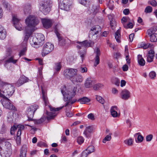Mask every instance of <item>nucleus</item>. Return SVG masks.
<instances>
[{
  "instance_id": "nucleus-46",
  "label": "nucleus",
  "mask_w": 157,
  "mask_h": 157,
  "mask_svg": "<svg viewBox=\"0 0 157 157\" xmlns=\"http://www.w3.org/2000/svg\"><path fill=\"white\" fill-rule=\"evenodd\" d=\"M40 40L41 42L40 41V46H42L41 44L43 45L45 42V37L42 34H40Z\"/></svg>"
},
{
  "instance_id": "nucleus-62",
  "label": "nucleus",
  "mask_w": 157,
  "mask_h": 157,
  "mask_svg": "<svg viewBox=\"0 0 157 157\" xmlns=\"http://www.w3.org/2000/svg\"><path fill=\"white\" fill-rule=\"evenodd\" d=\"M88 154H88V152L85 150L82 152L81 157H87Z\"/></svg>"
},
{
  "instance_id": "nucleus-45",
  "label": "nucleus",
  "mask_w": 157,
  "mask_h": 157,
  "mask_svg": "<svg viewBox=\"0 0 157 157\" xmlns=\"http://www.w3.org/2000/svg\"><path fill=\"white\" fill-rule=\"evenodd\" d=\"M103 86V85L101 84H98L94 85L93 87V89L94 90H98L101 88Z\"/></svg>"
},
{
  "instance_id": "nucleus-38",
  "label": "nucleus",
  "mask_w": 157,
  "mask_h": 157,
  "mask_svg": "<svg viewBox=\"0 0 157 157\" xmlns=\"http://www.w3.org/2000/svg\"><path fill=\"white\" fill-rule=\"evenodd\" d=\"M6 60L7 61V62L9 63H12L13 64L16 63L17 61V60L14 59V57L13 56H12L10 58H9Z\"/></svg>"
},
{
  "instance_id": "nucleus-44",
  "label": "nucleus",
  "mask_w": 157,
  "mask_h": 157,
  "mask_svg": "<svg viewBox=\"0 0 157 157\" xmlns=\"http://www.w3.org/2000/svg\"><path fill=\"white\" fill-rule=\"evenodd\" d=\"M123 26L124 28L127 29L128 28L132 29L133 27V25L132 23L129 22L127 24H123Z\"/></svg>"
},
{
  "instance_id": "nucleus-16",
  "label": "nucleus",
  "mask_w": 157,
  "mask_h": 157,
  "mask_svg": "<svg viewBox=\"0 0 157 157\" xmlns=\"http://www.w3.org/2000/svg\"><path fill=\"white\" fill-rule=\"evenodd\" d=\"M29 79L25 76L23 75L20 77L19 79L15 83V86L19 87L24 83L28 82Z\"/></svg>"
},
{
  "instance_id": "nucleus-34",
  "label": "nucleus",
  "mask_w": 157,
  "mask_h": 157,
  "mask_svg": "<svg viewBox=\"0 0 157 157\" xmlns=\"http://www.w3.org/2000/svg\"><path fill=\"white\" fill-rule=\"evenodd\" d=\"M149 35L150 36V40L151 42L157 41V34H153Z\"/></svg>"
},
{
  "instance_id": "nucleus-58",
  "label": "nucleus",
  "mask_w": 157,
  "mask_h": 157,
  "mask_svg": "<svg viewBox=\"0 0 157 157\" xmlns=\"http://www.w3.org/2000/svg\"><path fill=\"white\" fill-rule=\"evenodd\" d=\"M148 2L153 6H155L157 5V2L155 0H151L149 1Z\"/></svg>"
},
{
  "instance_id": "nucleus-49",
  "label": "nucleus",
  "mask_w": 157,
  "mask_h": 157,
  "mask_svg": "<svg viewBox=\"0 0 157 157\" xmlns=\"http://www.w3.org/2000/svg\"><path fill=\"white\" fill-rule=\"evenodd\" d=\"M77 141L79 144H81L83 143L84 139L82 136H79L77 138Z\"/></svg>"
},
{
  "instance_id": "nucleus-42",
  "label": "nucleus",
  "mask_w": 157,
  "mask_h": 157,
  "mask_svg": "<svg viewBox=\"0 0 157 157\" xmlns=\"http://www.w3.org/2000/svg\"><path fill=\"white\" fill-rule=\"evenodd\" d=\"M13 21L14 25L15 24L20 23L19 22L20 20L17 18L16 16H14L13 17Z\"/></svg>"
},
{
  "instance_id": "nucleus-18",
  "label": "nucleus",
  "mask_w": 157,
  "mask_h": 157,
  "mask_svg": "<svg viewBox=\"0 0 157 157\" xmlns=\"http://www.w3.org/2000/svg\"><path fill=\"white\" fill-rule=\"evenodd\" d=\"M77 43H78L80 45L77 46V47L78 49H80L82 47H89L92 46V43L88 41L87 40H85L82 42H78Z\"/></svg>"
},
{
  "instance_id": "nucleus-7",
  "label": "nucleus",
  "mask_w": 157,
  "mask_h": 157,
  "mask_svg": "<svg viewBox=\"0 0 157 157\" xmlns=\"http://www.w3.org/2000/svg\"><path fill=\"white\" fill-rule=\"evenodd\" d=\"M78 72V70L76 69L68 68L65 69L63 72L64 76L67 78L71 79L74 75H76Z\"/></svg>"
},
{
  "instance_id": "nucleus-36",
  "label": "nucleus",
  "mask_w": 157,
  "mask_h": 157,
  "mask_svg": "<svg viewBox=\"0 0 157 157\" xmlns=\"http://www.w3.org/2000/svg\"><path fill=\"white\" fill-rule=\"evenodd\" d=\"M88 153V154H90L91 153L94 152L95 150L94 147L93 145H90L85 150Z\"/></svg>"
},
{
  "instance_id": "nucleus-19",
  "label": "nucleus",
  "mask_w": 157,
  "mask_h": 157,
  "mask_svg": "<svg viewBox=\"0 0 157 157\" xmlns=\"http://www.w3.org/2000/svg\"><path fill=\"white\" fill-rule=\"evenodd\" d=\"M101 30V27L99 25L94 26L92 27L91 29L90 32L92 35H94L97 34Z\"/></svg>"
},
{
  "instance_id": "nucleus-12",
  "label": "nucleus",
  "mask_w": 157,
  "mask_h": 157,
  "mask_svg": "<svg viewBox=\"0 0 157 157\" xmlns=\"http://www.w3.org/2000/svg\"><path fill=\"white\" fill-rule=\"evenodd\" d=\"M46 114L47 116L46 117H43L40 119V123L43 122L46 120V118L47 120L49 121L51 119H53L54 117L56 116V114H55V113H53L52 112H48L46 111Z\"/></svg>"
},
{
  "instance_id": "nucleus-33",
  "label": "nucleus",
  "mask_w": 157,
  "mask_h": 157,
  "mask_svg": "<svg viewBox=\"0 0 157 157\" xmlns=\"http://www.w3.org/2000/svg\"><path fill=\"white\" fill-rule=\"evenodd\" d=\"M30 111L31 110L28 109L27 111V116L28 118V120L29 121H31L32 120L34 114L33 112L31 111Z\"/></svg>"
},
{
  "instance_id": "nucleus-29",
  "label": "nucleus",
  "mask_w": 157,
  "mask_h": 157,
  "mask_svg": "<svg viewBox=\"0 0 157 157\" xmlns=\"http://www.w3.org/2000/svg\"><path fill=\"white\" fill-rule=\"evenodd\" d=\"M121 32L120 30L119 29L115 33V37L116 41L118 43L121 42Z\"/></svg>"
},
{
  "instance_id": "nucleus-6",
  "label": "nucleus",
  "mask_w": 157,
  "mask_h": 157,
  "mask_svg": "<svg viewBox=\"0 0 157 157\" xmlns=\"http://www.w3.org/2000/svg\"><path fill=\"white\" fill-rule=\"evenodd\" d=\"M36 17L33 16H29L26 20L25 22L27 25L26 27L30 28L35 29V26L38 24Z\"/></svg>"
},
{
  "instance_id": "nucleus-57",
  "label": "nucleus",
  "mask_w": 157,
  "mask_h": 157,
  "mask_svg": "<svg viewBox=\"0 0 157 157\" xmlns=\"http://www.w3.org/2000/svg\"><path fill=\"white\" fill-rule=\"evenodd\" d=\"M90 2V0H80V3L81 4L84 5L88 4Z\"/></svg>"
},
{
  "instance_id": "nucleus-54",
  "label": "nucleus",
  "mask_w": 157,
  "mask_h": 157,
  "mask_svg": "<svg viewBox=\"0 0 157 157\" xmlns=\"http://www.w3.org/2000/svg\"><path fill=\"white\" fill-rule=\"evenodd\" d=\"M26 50L27 48L26 47H25L19 53L20 56L24 55Z\"/></svg>"
},
{
  "instance_id": "nucleus-26",
  "label": "nucleus",
  "mask_w": 157,
  "mask_h": 157,
  "mask_svg": "<svg viewBox=\"0 0 157 157\" xmlns=\"http://www.w3.org/2000/svg\"><path fill=\"white\" fill-rule=\"evenodd\" d=\"M27 151V149L26 146L23 145L21 149L20 157H26Z\"/></svg>"
},
{
  "instance_id": "nucleus-30",
  "label": "nucleus",
  "mask_w": 157,
  "mask_h": 157,
  "mask_svg": "<svg viewBox=\"0 0 157 157\" xmlns=\"http://www.w3.org/2000/svg\"><path fill=\"white\" fill-rule=\"evenodd\" d=\"M157 30V26L155 25L148 29L147 33L148 35H151L153 34H155V33Z\"/></svg>"
},
{
  "instance_id": "nucleus-55",
  "label": "nucleus",
  "mask_w": 157,
  "mask_h": 157,
  "mask_svg": "<svg viewBox=\"0 0 157 157\" xmlns=\"http://www.w3.org/2000/svg\"><path fill=\"white\" fill-rule=\"evenodd\" d=\"M124 142L126 144L128 145V146L132 145V144L133 141L131 138L127 140H125Z\"/></svg>"
},
{
  "instance_id": "nucleus-23",
  "label": "nucleus",
  "mask_w": 157,
  "mask_h": 157,
  "mask_svg": "<svg viewBox=\"0 0 157 157\" xmlns=\"http://www.w3.org/2000/svg\"><path fill=\"white\" fill-rule=\"evenodd\" d=\"M134 137L136 138L135 140L137 143H140L142 142L144 140V137L139 132L136 133L134 135Z\"/></svg>"
},
{
  "instance_id": "nucleus-31",
  "label": "nucleus",
  "mask_w": 157,
  "mask_h": 157,
  "mask_svg": "<svg viewBox=\"0 0 157 157\" xmlns=\"http://www.w3.org/2000/svg\"><path fill=\"white\" fill-rule=\"evenodd\" d=\"M14 113L12 112H9L7 115V121L10 123L13 122V121Z\"/></svg>"
},
{
  "instance_id": "nucleus-56",
  "label": "nucleus",
  "mask_w": 157,
  "mask_h": 157,
  "mask_svg": "<svg viewBox=\"0 0 157 157\" xmlns=\"http://www.w3.org/2000/svg\"><path fill=\"white\" fill-rule=\"evenodd\" d=\"M142 44L143 45H141V47L143 48L144 49H146L149 47H151L152 45L150 44H144L143 43H142Z\"/></svg>"
},
{
  "instance_id": "nucleus-39",
  "label": "nucleus",
  "mask_w": 157,
  "mask_h": 157,
  "mask_svg": "<svg viewBox=\"0 0 157 157\" xmlns=\"http://www.w3.org/2000/svg\"><path fill=\"white\" fill-rule=\"evenodd\" d=\"M112 134V133H110L109 135H107L103 140V143H105L106 141H110L111 139V135Z\"/></svg>"
},
{
  "instance_id": "nucleus-13",
  "label": "nucleus",
  "mask_w": 157,
  "mask_h": 157,
  "mask_svg": "<svg viewBox=\"0 0 157 157\" xmlns=\"http://www.w3.org/2000/svg\"><path fill=\"white\" fill-rule=\"evenodd\" d=\"M41 20L43 27L44 28L48 29L52 26V22L51 20L44 18H41Z\"/></svg>"
},
{
  "instance_id": "nucleus-1",
  "label": "nucleus",
  "mask_w": 157,
  "mask_h": 157,
  "mask_svg": "<svg viewBox=\"0 0 157 157\" xmlns=\"http://www.w3.org/2000/svg\"><path fill=\"white\" fill-rule=\"evenodd\" d=\"M40 66L41 65H43V64L42 63V59H40ZM42 69V68L40 66V69ZM41 75L42 73H41L40 71V80L41 79V87L42 90V98L44 102V104L45 106H47V105H48V106L50 109V110L51 111L55 112L59 111L61 109L64 107V106L61 107L55 108L52 107L50 105H48V104H49V102L48 101V98L47 96V90L46 89L47 87L44 84L43 78H42L43 77V76Z\"/></svg>"
},
{
  "instance_id": "nucleus-35",
  "label": "nucleus",
  "mask_w": 157,
  "mask_h": 157,
  "mask_svg": "<svg viewBox=\"0 0 157 157\" xmlns=\"http://www.w3.org/2000/svg\"><path fill=\"white\" fill-rule=\"evenodd\" d=\"M60 62H58L55 63L54 67V70L57 71H59L61 68V65Z\"/></svg>"
},
{
  "instance_id": "nucleus-20",
  "label": "nucleus",
  "mask_w": 157,
  "mask_h": 157,
  "mask_svg": "<svg viewBox=\"0 0 157 157\" xmlns=\"http://www.w3.org/2000/svg\"><path fill=\"white\" fill-rule=\"evenodd\" d=\"M94 82L90 78H88L86 79L85 83V86L87 88H90L94 85Z\"/></svg>"
},
{
  "instance_id": "nucleus-25",
  "label": "nucleus",
  "mask_w": 157,
  "mask_h": 157,
  "mask_svg": "<svg viewBox=\"0 0 157 157\" xmlns=\"http://www.w3.org/2000/svg\"><path fill=\"white\" fill-rule=\"evenodd\" d=\"M117 109V107L116 106H112L111 109V114L113 117H117L118 116L117 112L116 111Z\"/></svg>"
},
{
  "instance_id": "nucleus-52",
  "label": "nucleus",
  "mask_w": 157,
  "mask_h": 157,
  "mask_svg": "<svg viewBox=\"0 0 157 157\" xmlns=\"http://www.w3.org/2000/svg\"><path fill=\"white\" fill-rule=\"evenodd\" d=\"M15 28L17 30L21 31L22 30V25L21 24L19 23L18 24H15L14 25Z\"/></svg>"
},
{
  "instance_id": "nucleus-3",
  "label": "nucleus",
  "mask_w": 157,
  "mask_h": 157,
  "mask_svg": "<svg viewBox=\"0 0 157 157\" xmlns=\"http://www.w3.org/2000/svg\"><path fill=\"white\" fill-rule=\"evenodd\" d=\"M14 87L11 85L6 83L0 89V96L3 98L6 97L5 96H11L14 91Z\"/></svg>"
},
{
  "instance_id": "nucleus-40",
  "label": "nucleus",
  "mask_w": 157,
  "mask_h": 157,
  "mask_svg": "<svg viewBox=\"0 0 157 157\" xmlns=\"http://www.w3.org/2000/svg\"><path fill=\"white\" fill-rule=\"evenodd\" d=\"M31 6L30 5L25 6L24 7V11L25 14L29 12L30 10Z\"/></svg>"
},
{
  "instance_id": "nucleus-43",
  "label": "nucleus",
  "mask_w": 157,
  "mask_h": 157,
  "mask_svg": "<svg viewBox=\"0 0 157 157\" xmlns=\"http://www.w3.org/2000/svg\"><path fill=\"white\" fill-rule=\"evenodd\" d=\"M38 107L36 105H31L28 108L31 111L33 112V113H34L35 112L37 109Z\"/></svg>"
},
{
  "instance_id": "nucleus-48",
  "label": "nucleus",
  "mask_w": 157,
  "mask_h": 157,
  "mask_svg": "<svg viewBox=\"0 0 157 157\" xmlns=\"http://www.w3.org/2000/svg\"><path fill=\"white\" fill-rule=\"evenodd\" d=\"M78 69L79 71L82 73L86 72L87 71V68L83 66H81Z\"/></svg>"
},
{
  "instance_id": "nucleus-28",
  "label": "nucleus",
  "mask_w": 157,
  "mask_h": 157,
  "mask_svg": "<svg viewBox=\"0 0 157 157\" xmlns=\"http://www.w3.org/2000/svg\"><path fill=\"white\" fill-rule=\"evenodd\" d=\"M100 8L99 5H93L91 8V11L93 14L95 15L99 11Z\"/></svg>"
},
{
  "instance_id": "nucleus-10",
  "label": "nucleus",
  "mask_w": 157,
  "mask_h": 157,
  "mask_svg": "<svg viewBox=\"0 0 157 157\" xmlns=\"http://www.w3.org/2000/svg\"><path fill=\"white\" fill-rule=\"evenodd\" d=\"M35 30V29L30 28L29 27H26L24 31L25 36L23 42H26L28 40L29 37L32 35L33 32Z\"/></svg>"
},
{
  "instance_id": "nucleus-47",
  "label": "nucleus",
  "mask_w": 157,
  "mask_h": 157,
  "mask_svg": "<svg viewBox=\"0 0 157 157\" xmlns=\"http://www.w3.org/2000/svg\"><path fill=\"white\" fill-rule=\"evenodd\" d=\"M6 30H3V31L0 33V38L2 40L5 39L6 37Z\"/></svg>"
},
{
  "instance_id": "nucleus-27",
  "label": "nucleus",
  "mask_w": 157,
  "mask_h": 157,
  "mask_svg": "<svg viewBox=\"0 0 157 157\" xmlns=\"http://www.w3.org/2000/svg\"><path fill=\"white\" fill-rule=\"evenodd\" d=\"M138 61L139 64L141 66H144L145 65V62L141 55L138 56Z\"/></svg>"
},
{
  "instance_id": "nucleus-9",
  "label": "nucleus",
  "mask_w": 157,
  "mask_h": 157,
  "mask_svg": "<svg viewBox=\"0 0 157 157\" xmlns=\"http://www.w3.org/2000/svg\"><path fill=\"white\" fill-rule=\"evenodd\" d=\"M71 4V0H60L59 7L62 10L68 11L70 9Z\"/></svg>"
},
{
  "instance_id": "nucleus-11",
  "label": "nucleus",
  "mask_w": 157,
  "mask_h": 157,
  "mask_svg": "<svg viewBox=\"0 0 157 157\" xmlns=\"http://www.w3.org/2000/svg\"><path fill=\"white\" fill-rule=\"evenodd\" d=\"M58 25H56L55 27L54 28L55 33L58 38L59 44L60 46H63L64 45L66 44L65 40L61 36V34L58 33Z\"/></svg>"
},
{
  "instance_id": "nucleus-63",
  "label": "nucleus",
  "mask_w": 157,
  "mask_h": 157,
  "mask_svg": "<svg viewBox=\"0 0 157 157\" xmlns=\"http://www.w3.org/2000/svg\"><path fill=\"white\" fill-rule=\"evenodd\" d=\"M5 146L7 147L8 150H11V144L9 142H5Z\"/></svg>"
},
{
  "instance_id": "nucleus-51",
  "label": "nucleus",
  "mask_w": 157,
  "mask_h": 157,
  "mask_svg": "<svg viewBox=\"0 0 157 157\" xmlns=\"http://www.w3.org/2000/svg\"><path fill=\"white\" fill-rule=\"evenodd\" d=\"M17 128V125H13L12 127L10 130V133L11 135H13L15 133V131Z\"/></svg>"
},
{
  "instance_id": "nucleus-14",
  "label": "nucleus",
  "mask_w": 157,
  "mask_h": 157,
  "mask_svg": "<svg viewBox=\"0 0 157 157\" xmlns=\"http://www.w3.org/2000/svg\"><path fill=\"white\" fill-rule=\"evenodd\" d=\"M94 52L96 54V56L94 59V66L96 67L100 62L99 56L101 55V52L99 48L96 47L94 50Z\"/></svg>"
},
{
  "instance_id": "nucleus-37",
  "label": "nucleus",
  "mask_w": 157,
  "mask_h": 157,
  "mask_svg": "<svg viewBox=\"0 0 157 157\" xmlns=\"http://www.w3.org/2000/svg\"><path fill=\"white\" fill-rule=\"evenodd\" d=\"M7 131V128L5 125L3 124L0 129V134H5Z\"/></svg>"
},
{
  "instance_id": "nucleus-32",
  "label": "nucleus",
  "mask_w": 157,
  "mask_h": 157,
  "mask_svg": "<svg viewBox=\"0 0 157 157\" xmlns=\"http://www.w3.org/2000/svg\"><path fill=\"white\" fill-rule=\"evenodd\" d=\"M78 101L80 102L81 104H86L87 102H89L90 100L88 98L86 97H83L79 99L78 100Z\"/></svg>"
},
{
  "instance_id": "nucleus-53",
  "label": "nucleus",
  "mask_w": 157,
  "mask_h": 157,
  "mask_svg": "<svg viewBox=\"0 0 157 157\" xmlns=\"http://www.w3.org/2000/svg\"><path fill=\"white\" fill-rule=\"evenodd\" d=\"M156 76V74L154 71L151 72L149 75V77L151 79H154L155 77Z\"/></svg>"
},
{
  "instance_id": "nucleus-5",
  "label": "nucleus",
  "mask_w": 157,
  "mask_h": 157,
  "mask_svg": "<svg viewBox=\"0 0 157 157\" xmlns=\"http://www.w3.org/2000/svg\"><path fill=\"white\" fill-rule=\"evenodd\" d=\"M54 45L49 42L44 44L41 50V55L42 56H45L51 52L54 49Z\"/></svg>"
},
{
  "instance_id": "nucleus-50",
  "label": "nucleus",
  "mask_w": 157,
  "mask_h": 157,
  "mask_svg": "<svg viewBox=\"0 0 157 157\" xmlns=\"http://www.w3.org/2000/svg\"><path fill=\"white\" fill-rule=\"evenodd\" d=\"M152 8L150 6H147L145 8L144 12L146 13H150L152 12Z\"/></svg>"
},
{
  "instance_id": "nucleus-24",
  "label": "nucleus",
  "mask_w": 157,
  "mask_h": 157,
  "mask_svg": "<svg viewBox=\"0 0 157 157\" xmlns=\"http://www.w3.org/2000/svg\"><path fill=\"white\" fill-rule=\"evenodd\" d=\"M155 56V52L152 50H150L148 52L147 56V61L148 62H151L153 61V59Z\"/></svg>"
},
{
  "instance_id": "nucleus-64",
  "label": "nucleus",
  "mask_w": 157,
  "mask_h": 157,
  "mask_svg": "<svg viewBox=\"0 0 157 157\" xmlns=\"http://www.w3.org/2000/svg\"><path fill=\"white\" fill-rule=\"evenodd\" d=\"M108 6L109 8L111 10H113L114 8L113 4L112 3L111 0H109V3L108 4Z\"/></svg>"
},
{
  "instance_id": "nucleus-21",
  "label": "nucleus",
  "mask_w": 157,
  "mask_h": 157,
  "mask_svg": "<svg viewBox=\"0 0 157 157\" xmlns=\"http://www.w3.org/2000/svg\"><path fill=\"white\" fill-rule=\"evenodd\" d=\"M93 130V128L92 126H87L86 127V129L83 132V134L86 137H89L90 136V134L92 132Z\"/></svg>"
},
{
  "instance_id": "nucleus-8",
  "label": "nucleus",
  "mask_w": 157,
  "mask_h": 157,
  "mask_svg": "<svg viewBox=\"0 0 157 157\" xmlns=\"http://www.w3.org/2000/svg\"><path fill=\"white\" fill-rule=\"evenodd\" d=\"M4 99L2 101V104L5 108L11 110H16V109L13 104L12 102L6 97L3 98Z\"/></svg>"
},
{
  "instance_id": "nucleus-2",
  "label": "nucleus",
  "mask_w": 157,
  "mask_h": 157,
  "mask_svg": "<svg viewBox=\"0 0 157 157\" xmlns=\"http://www.w3.org/2000/svg\"><path fill=\"white\" fill-rule=\"evenodd\" d=\"M77 89V86H75L72 89H69L65 91L61 90V92L64 97V101H67L64 106L65 107L68 105H71L77 101V100L76 99H72V98L76 94Z\"/></svg>"
},
{
  "instance_id": "nucleus-4",
  "label": "nucleus",
  "mask_w": 157,
  "mask_h": 157,
  "mask_svg": "<svg viewBox=\"0 0 157 157\" xmlns=\"http://www.w3.org/2000/svg\"><path fill=\"white\" fill-rule=\"evenodd\" d=\"M52 3V2L49 0H47L41 3V11L44 14L46 15L50 12Z\"/></svg>"
},
{
  "instance_id": "nucleus-61",
  "label": "nucleus",
  "mask_w": 157,
  "mask_h": 157,
  "mask_svg": "<svg viewBox=\"0 0 157 157\" xmlns=\"http://www.w3.org/2000/svg\"><path fill=\"white\" fill-rule=\"evenodd\" d=\"M87 117L89 119H90L92 121L94 120L95 119L94 114L92 113H90L88 114Z\"/></svg>"
},
{
  "instance_id": "nucleus-59",
  "label": "nucleus",
  "mask_w": 157,
  "mask_h": 157,
  "mask_svg": "<svg viewBox=\"0 0 157 157\" xmlns=\"http://www.w3.org/2000/svg\"><path fill=\"white\" fill-rule=\"evenodd\" d=\"M129 19L128 17H124L121 20V21L123 24H126L125 23L128 21V19Z\"/></svg>"
},
{
  "instance_id": "nucleus-15",
  "label": "nucleus",
  "mask_w": 157,
  "mask_h": 157,
  "mask_svg": "<svg viewBox=\"0 0 157 157\" xmlns=\"http://www.w3.org/2000/svg\"><path fill=\"white\" fill-rule=\"evenodd\" d=\"M82 76L80 75L77 74V73L74 75L71 79V81L74 84H77L79 82H81L83 80Z\"/></svg>"
},
{
  "instance_id": "nucleus-60",
  "label": "nucleus",
  "mask_w": 157,
  "mask_h": 157,
  "mask_svg": "<svg viewBox=\"0 0 157 157\" xmlns=\"http://www.w3.org/2000/svg\"><path fill=\"white\" fill-rule=\"evenodd\" d=\"M153 138V135L152 134H150L147 136L146 137V139L147 141H151Z\"/></svg>"
},
{
  "instance_id": "nucleus-22",
  "label": "nucleus",
  "mask_w": 157,
  "mask_h": 157,
  "mask_svg": "<svg viewBox=\"0 0 157 157\" xmlns=\"http://www.w3.org/2000/svg\"><path fill=\"white\" fill-rule=\"evenodd\" d=\"M0 154L2 157H10L11 154V150H3L0 149Z\"/></svg>"
},
{
  "instance_id": "nucleus-17",
  "label": "nucleus",
  "mask_w": 157,
  "mask_h": 157,
  "mask_svg": "<svg viewBox=\"0 0 157 157\" xmlns=\"http://www.w3.org/2000/svg\"><path fill=\"white\" fill-rule=\"evenodd\" d=\"M121 98L124 100H127L130 97V93L128 90L124 89L121 93Z\"/></svg>"
},
{
  "instance_id": "nucleus-41",
  "label": "nucleus",
  "mask_w": 157,
  "mask_h": 157,
  "mask_svg": "<svg viewBox=\"0 0 157 157\" xmlns=\"http://www.w3.org/2000/svg\"><path fill=\"white\" fill-rule=\"evenodd\" d=\"M96 99L97 101L99 102L100 103L103 104L105 102L104 99L103 98L97 95H96Z\"/></svg>"
}]
</instances>
